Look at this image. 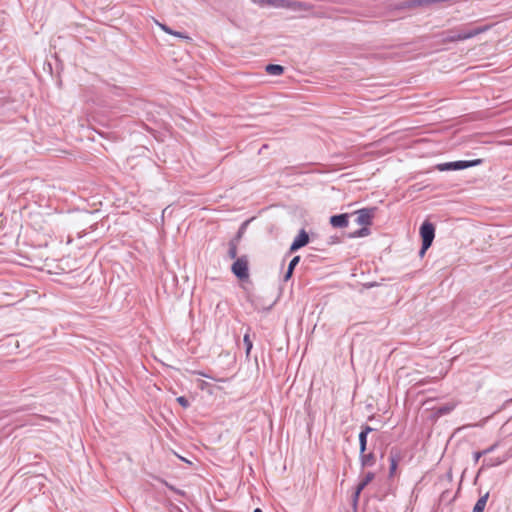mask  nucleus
Returning a JSON list of instances; mask_svg holds the SVG:
<instances>
[{"mask_svg":"<svg viewBox=\"0 0 512 512\" xmlns=\"http://www.w3.org/2000/svg\"><path fill=\"white\" fill-rule=\"evenodd\" d=\"M502 463V460H499V459H484L483 461V464H482V467H494V466H497V465H500Z\"/></svg>","mask_w":512,"mask_h":512,"instance_id":"obj_21","label":"nucleus"},{"mask_svg":"<svg viewBox=\"0 0 512 512\" xmlns=\"http://www.w3.org/2000/svg\"><path fill=\"white\" fill-rule=\"evenodd\" d=\"M485 454L483 453V451H478V452H475L473 457H474V461L475 462H478L479 459L484 456Z\"/></svg>","mask_w":512,"mask_h":512,"instance_id":"obj_26","label":"nucleus"},{"mask_svg":"<svg viewBox=\"0 0 512 512\" xmlns=\"http://www.w3.org/2000/svg\"><path fill=\"white\" fill-rule=\"evenodd\" d=\"M427 250L428 249H424V242H422V247H421V249L419 251V255L422 257Z\"/></svg>","mask_w":512,"mask_h":512,"instance_id":"obj_31","label":"nucleus"},{"mask_svg":"<svg viewBox=\"0 0 512 512\" xmlns=\"http://www.w3.org/2000/svg\"><path fill=\"white\" fill-rule=\"evenodd\" d=\"M374 478V472H367L356 486V488L358 489V493H361L365 489V487L374 480Z\"/></svg>","mask_w":512,"mask_h":512,"instance_id":"obj_12","label":"nucleus"},{"mask_svg":"<svg viewBox=\"0 0 512 512\" xmlns=\"http://www.w3.org/2000/svg\"><path fill=\"white\" fill-rule=\"evenodd\" d=\"M267 5L275 8L287 9L288 0H268Z\"/></svg>","mask_w":512,"mask_h":512,"instance_id":"obj_18","label":"nucleus"},{"mask_svg":"<svg viewBox=\"0 0 512 512\" xmlns=\"http://www.w3.org/2000/svg\"><path fill=\"white\" fill-rule=\"evenodd\" d=\"M232 272L240 280H244L249 277L248 259L246 256H241L236 259L232 264Z\"/></svg>","mask_w":512,"mask_h":512,"instance_id":"obj_5","label":"nucleus"},{"mask_svg":"<svg viewBox=\"0 0 512 512\" xmlns=\"http://www.w3.org/2000/svg\"><path fill=\"white\" fill-rule=\"evenodd\" d=\"M254 4H258L260 6H268L267 1L268 0H251Z\"/></svg>","mask_w":512,"mask_h":512,"instance_id":"obj_28","label":"nucleus"},{"mask_svg":"<svg viewBox=\"0 0 512 512\" xmlns=\"http://www.w3.org/2000/svg\"><path fill=\"white\" fill-rule=\"evenodd\" d=\"M420 236L424 242V249H429L435 237V227L429 221H424L420 226Z\"/></svg>","mask_w":512,"mask_h":512,"instance_id":"obj_3","label":"nucleus"},{"mask_svg":"<svg viewBox=\"0 0 512 512\" xmlns=\"http://www.w3.org/2000/svg\"><path fill=\"white\" fill-rule=\"evenodd\" d=\"M400 460H401L400 452L397 449L392 448L390 450V454H389V462H390L389 475H390V477H392L394 475Z\"/></svg>","mask_w":512,"mask_h":512,"instance_id":"obj_10","label":"nucleus"},{"mask_svg":"<svg viewBox=\"0 0 512 512\" xmlns=\"http://www.w3.org/2000/svg\"><path fill=\"white\" fill-rule=\"evenodd\" d=\"M245 226H246V223H243V224H242V226H241V228H240V230H239V231H238V233H237V237H236V239H237V240H238L239 238H241L242 230L245 228Z\"/></svg>","mask_w":512,"mask_h":512,"instance_id":"obj_30","label":"nucleus"},{"mask_svg":"<svg viewBox=\"0 0 512 512\" xmlns=\"http://www.w3.org/2000/svg\"><path fill=\"white\" fill-rule=\"evenodd\" d=\"M243 343L245 345L246 355L249 356L251 349L253 347V343L250 339L249 334H245L243 337Z\"/></svg>","mask_w":512,"mask_h":512,"instance_id":"obj_20","label":"nucleus"},{"mask_svg":"<svg viewBox=\"0 0 512 512\" xmlns=\"http://www.w3.org/2000/svg\"><path fill=\"white\" fill-rule=\"evenodd\" d=\"M376 207L362 208L353 213L356 215L355 222L360 226H370L374 218Z\"/></svg>","mask_w":512,"mask_h":512,"instance_id":"obj_4","label":"nucleus"},{"mask_svg":"<svg viewBox=\"0 0 512 512\" xmlns=\"http://www.w3.org/2000/svg\"><path fill=\"white\" fill-rule=\"evenodd\" d=\"M158 25H159V26H160V28H161L163 31H165L166 33H168V34H172V31H173V30H172L170 27H168L167 25H165V24H160V23H158Z\"/></svg>","mask_w":512,"mask_h":512,"instance_id":"obj_24","label":"nucleus"},{"mask_svg":"<svg viewBox=\"0 0 512 512\" xmlns=\"http://www.w3.org/2000/svg\"><path fill=\"white\" fill-rule=\"evenodd\" d=\"M370 234V229L368 228V226H362V228L356 230L355 232H353L350 237L352 238H360V237H365V236H368Z\"/></svg>","mask_w":512,"mask_h":512,"instance_id":"obj_17","label":"nucleus"},{"mask_svg":"<svg viewBox=\"0 0 512 512\" xmlns=\"http://www.w3.org/2000/svg\"><path fill=\"white\" fill-rule=\"evenodd\" d=\"M313 6L308 2L288 0L287 9L294 12H308Z\"/></svg>","mask_w":512,"mask_h":512,"instance_id":"obj_8","label":"nucleus"},{"mask_svg":"<svg viewBox=\"0 0 512 512\" xmlns=\"http://www.w3.org/2000/svg\"><path fill=\"white\" fill-rule=\"evenodd\" d=\"M330 224L335 228H345L349 223V214H337L330 217Z\"/></svg>","mask_w":512,"mask_h":512,"instance_id":"obj_9","label":"nucleus"},{"mask_svg":"<svg viewBox=\"0 0 512 512\" xmlns=\"http://www.w3.org/2000/svg\"><path fill=\"white\" fill-rule=\"evenodd\" d=\"M228 255L231 259H235L237 257V244L235 240H231L229 242Z\"/></svg>","mask_w":512,"mask_h":512,"instance_id":"obj_19","label":"nucleus"},{"mask_svg":"<svg viewBox=\"0 0 512 512\" xmlns=\"http://www.w3.org/2000/svg\"><path fill=\"white\" fill-rule=\"evenodd\" d=\"M489 498V492L482 495L475 503L473 510L474 512H484L485 506Z\"/></svg>","mask_w":512,"mask_h":512,"instance_id":"obj_13","label":"nucleus"},{"mask_svg":"<svg viewBox=\"0 0 512 512\" xmlns=\"http://www.w3.org/2000/svg\"><path fill=\"white\" fill-rule=\"evenodd\" d=\"M489 498V492L482 495L475 503L473 510L474 512H484L485 506Z\"/></svg>","mask_w":512,"mask_h":512,"instance_id":"obj_14","label":"nucleus"},{"mask_svg":"<svg viewBox=\"0 0 512 512\" xmlns=\"http://www.w3.org/2000/svg\"><path fill=\"white\" fill-rule=\"evenodd\" d=\"M171 35H174V36L179 37V38L190 39L188 36L184 35L182 32H179V31H174L173 30Z\"/></svg>","mask_w":512,"mask_h":512,"instance_id":"obj_25","label":"nucleus"},{"mask_svg":"<svg viewBox=\"0 0 512 512\" xmlns=\"http://www.w3.org/2000/svg\"><path fill=\"white\" fill-rule=\"evenodd\" d=\"M489 29V26H480L475 27L473 29H459V30H451L448 31L446 37L444 38L445 42H456L462 41L466 39L473 38Z\"/></svg>","mask_w":512,"mask_h":512,"instance_id":"obj_1","label":"nucleus"},{"mask_svg":"<svg viewBox=\"0 0 512 512\" xmlns=\"http://www.w3.org/2000/svg\"><path fill=\"white\" fill-rule=\"evenodd\" d=\"M482 162L481 159L476 160H459V161H453V162H446L442 164L437 165V169L439 171H451V170H463L469 167H473L476 165H479Z\"/></svg>","mask_w":512,"mask_h":512,"instance_id":"obj_2","label":"nucleus"},{"mask_svg":"<svg viewBox=\"0 0 512 512\" xmlns=\"http://www.w3.org/2000/svg\"><path fill=\"white\" fill-rule=\"evenodd\" d=\"M359 461H360V466L362 469L367 468V467H372L376 463V456L372 452H369V453L364 452L363 454L359 453Z\"/></svg>","mask_w":512,"mask_h":512,"instance_id":"obj_11","label":"nucleus"},{"mask_svg":"<svg viewBox=\"0 0 512 512\" xmlns=\"http://www.w3.org/2000/svg\"><path fill=\"white\" fill-rule=\"evenodd\" d=\"M374 429L369 425H362L359 433V452L363 454L367 450V436Z\"/></svg>","mask_w":512,"mask_h":512,"instance_id":"obj_7","label":"nucleus"},{"mask_svg":"<svg viewBox=\"0 0 512 512\" xmlns=\"http://www.w3.org/2000/svg\"><path fill=\"white\" fill-rule=\"evenodd\" d=\"M309 243V235L301 229L290 246V252H295Z\"/></svg>","mask_w":512,"mask_h":512,"instance_id":"obj_6","label":"nucleus"},{"mask_svg":"<svg viewBox=\"0 0 512 512\" xmlns=\"http://www.w3.org/2000/svg\"><path fill=\"white\" fill-rule=\"evenodd\" d=\"M509 401L512 402V399H510Z\"/></svg>","mask_w":512,"mask_h":512,"instance_id":"obj_34","label":"nucleus"},{"mask_svg":"<svg viewBox=\"0 0 512 512\" xmlns=\"http://www.w3.org/2000/svg\"><path fill=\"white\" fill-rule=\"evenodd\" d=\"M360 494L361 493H358V489L355 488V491H354V493L352 495V506H353L354 510L357 509L359 498H360Z\"/></svg>","mask_w":512,"mask_h":512,"instance_id":"obj_22","label":"nucleus"},{"mask_svg":"<svg viewBox=\"0 0 512 512\" xmlns=\"http://www.w3.org/2000/svg\"><path fill=\"white\" fill-rule=\"evenodd\" d=\"M452 409H453V407H446V406H444V407H441L439 409V411H440V413L443 414V413H449Z\"/></svg>","mask_w":512,"mask_h":512,"instance_id":"obj_29","label":"nucleus"},{"mask_svg":"<svg viewBox=\"0 0 512 512\" xmlns=\"http://www.w3.org/2000/svg\"><path fill=\"white\" fill-rule=\"evenodd\" d=\"M202 375H203L204 377H206V378H211V377H210L209 375H207V374H202Z\"/></svg>","mask_w":512,"mask_h":512,"instance_id":"obj_33","label":"nucleus"},{"mask_svg":"<svg viewBox=\"0 0 512 512\" xmlns=\"http://www.w3.org/2000/svg\"><path fill=\"white\" fill-rule=\"evenodd\" d=\"M253 512H262V510L260 508H256V509H254Z\"/></svg>","mask_w":512,"mask_h":512,"instance_id":"obj_32","label":"nucleus"},{"mask_svg":"<svg viewBox=\"0 0 512 512\" xmlns=\"http://www.w3.org/2000/svg\"><path fill=\"white\" fill-rule=\"evenodd\" d=\"M176 400L183 408H188L190 406L188 399L184 396H179Z\"/></svg>","mask_w":512,"mask_h":512,"instance_id":"obj_23","label":"nucleus"},{"mask_svg":"<svg viewBox=\"0 0 512 512\" xmlns=\"http://www.w3.org/2000/svg\"><path fill=\"white\" fill-rule=\"evenodd\" d=\"M496 447H497V444H493L490 447H488L487 449L483 450V453L485 455H487V454L491 453L492 451H494Z\"/></svg>","mask_w":512,"mask_h":512,"instance_id":"obj_27","label":"nucleus"},{"mask_svg":"<svg viewBox=\"0 0 512 512\" xmlns=\"http://www.w3.org/2000/svg\"><path fill=\"white\" fill-rule=\"evenodd\" d=\"M299 261H300V256H295L292 258V260L290 261V263L288 265L287 271L284 275L285 281H288L292 277L293 271H294L295 267L297 266V264L299 263Z\"/></svg>","mask_w":512,"mask_h":512,"instance_id":"obj_15","label":"nucleus"},{"mask_svg":"<svg viewBox=\"0 0 512 512\" xmlns=\"http://www.w3.org/2000/svg\"><path fill=\"white\" fill-rule=\"evenodd\" d=\"M265 71L269 75L279 76L284 72V67L279 64H268Z\"/></svg>","mask_w":512,"mask_h":512,"instance_id":"obj_16","label":"nucleus"}]
</instances>
